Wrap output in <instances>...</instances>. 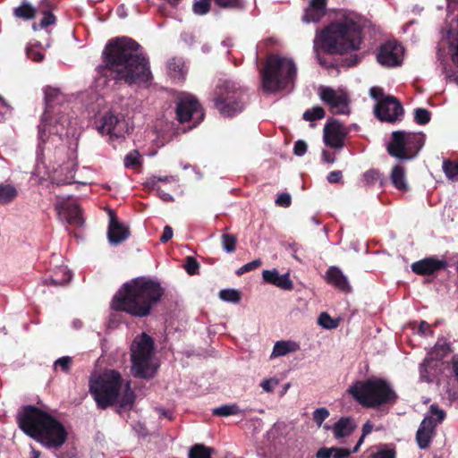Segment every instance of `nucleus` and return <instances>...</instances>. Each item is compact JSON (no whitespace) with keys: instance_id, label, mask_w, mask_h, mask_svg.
I'll return each instance as SVG.
<instances>
[{"instance_id":"54","label":"nucleus","mask_w":458,"mask_h":458,"mask_svg":"<svg viewBox=\"0 0 458 458\" xmlns=\"http://www.w3.org/2000/svg\"><path fill=\"white\" fill-rule=\"evenodd\" d=\"M279 381L276 378L265 379L261 382L260 386L265 392L270 393L278 385Z\"/></svg>"},{"instance_id":"36","label":"nucleus","mask_w":458,"mask_h":458,"mask_svg":"<svg viewBox=\"0 0 458 458\" xmlns=\"http://www.w3.org/2000/svg\"><path fill=\"white\" fill-rule=\"evenodd\" d=\"M48 4L46 0L40 3L39 9L42 12L43 18L40 20L38 26L40 29H47L50 25H54L56 22L55 16L48 11Z\"/></svg>"},{"instance_id":"30","label":"nucleus","mask_w":458,"mask_h":458,"mask_svg":"<svg viewBox=\"0 0 458 458\" xmlns=\"http://www.w3.org/2000/svg\"><path fill=\"white\" fill-rule=\"evenodd\" d=\"M300 349L299 344L294 341H278L275 344L270 359L285 356L288 353L295 352Z\"/></svg>"},{"instance_id":"24","label":"nucleus","mask_w":458,"mask_h":458,"mask_svg":"<svg viewBox=\"0 0 458 458\" xmlns=\"http://www.w3.org/2000/svg\"><path fill=\"white\" fill-rule=\"evenodd\" d=\"M263 280L266 283L276 285L283 290L293 289V282L289 277V274L280 275L276 269L264 270L262 272Z\"/></svg>"},{"instance_id":"64","label":"nucleus","mask_w":458,"mask_h":458,"mask_svg":"<svg viewBox=\"0 0 458 458\" xmlns=\"http://www.w3.org/2000/svg\"><path fill=\"white\" fill-rule=\"evenodd\" d=\"M453 372L456 380L458 381V355H455L452 359Z\"/></svg>"},{"instance_id":"2","label":"nucleus","mask_w":458,"mask_h":458,"mask_svg":"<svg viewBox=\"0 0 458 458\" xmlns=\"http://www.w3.org/2000/svg\"><path fill=\"white\" fill-rule=\"evenodd\" d=\"M367 24L368 21L354 12L339 13L335 21L317 34L314 39L313 49L318 63L327 65L319 55V49L331 54L358 50L361 44V30Z\"/></svg>"},{"instance_id":"59","label":"nucleus","mask_w":458,"mask_h":458,"mask_svg":"<svg viewBox=\"0 0 458 458\" xmlns=\"http://www.w3.org/2000/svg\"><path fill=\"white\" fill-rule=\"evenodd\" d=\"M276 204L281 207H289L291 204V196L287 193H281L276 199Z\"/></svg>"},{"instance_id":"5","label":"nucleus","mask_w":458,"mask_h":458,"mask_svg":"<svg viewBox=\"0 0 458 458\" xmlns=\"http://www.w3.org/2000/svg\"><path fill=\"white\" fill-rule=\"evenodd\" d=\"M162 295L163 290L158 283L136 278L125 283L116 293L112 301V308L136 317H145Z\"/></svg>"},{"instance_id":"50","label":"nucleus","mask_w":458,"mask_h":458,"mask_svg":"<svg viewBox=\"0 0 458 458\" xmlns=\"http://www.w3.org/2000/svg\"><path fill=\"white\" fill-rule=\"evenodd\" d=\"M260 266H261V260L259 259L252 260L251 262H249V263L243 265L242 267H241L237 270V275H242L246 272L254 270V269L259 267Z\"/></svg>"},{"instance_id":"39","label":"nucleus","mask_w":458,"mask_h":458,"mask_svg":"<svg viewBox=\"0 0 458 458\" xmlns=\"http://www.w3.org/2000/svg\"><path fill=\"white\" fill-rule=\"evenodd\" d=\"M443 170L446 177L452 181H458V161L445 160Z\"/></svg>"},{"instance_id":"20","label":"nucleus","mask_w":458,"mask_h":458,"mask_svg":"<svg viewBox=\"0 0 458 458\" xmlns=\"http://www.w3.org/2000/svg\"><path fill=\"white\" fill-rule=\"evenodd\" d=\"M441 360L435 357L434 353H428L419 367L420 381L432 382L441 372Z\"/></svg>"},{"instance_id":"43","label":"nucleus","mask_w":458,"mask_h":458,"mask_svg":"<svg viewBox=\"0 0 458 458\" xmlns=\"http://www.w3.org/2000/svg\"><path fill=\"white\" fill-rule=\"evenodd\" d=\"M449 352V345L445 341L440 342L438 341L432 351L428 353H434L435 357L442 360Z\"/></svg>"},{"instance_id":"31","label":"nucleus","mask_w":458,"mask_h":458,"mask_svg":"<svg viewBox=\"0 0 458 458\" xmlns=\"http://www.w3.org/2000/svg\"><path fill=\"white\" fill-rule=\"evenodd\" d=\"M391 182L395 188L401 191H405L408 188L405 170L401 165H395L391 171Z\"/></svg>"},{"instance_id":"63","label":"nucleus","mask_w":458,"mask_h":458,"mask_svg":"<svg viewBox=\"0 0 458 458\" xmlns=\"http://www.w3.org/2000/svg\"><path fill=\"white\" fill-rule=\"evenodd\" d=\"M173 237V230L169 225L165 226L162 236L160 237V241L162 242H166Z\"/></svg>"},{"instance_id":"11","label":"nucleus","mask_w":458,"mask_h":458,"mask_svg":"<svg viewBox=\"0 0 458 458\" xmlns=\"http://www.w3.org/2000/svg\"><path fill=\"white\" fill-rule=\"evenodd\" d=\"M215 105L223 115L233 116L243 108V91L236 83L225 81L217 86V97Z\"/></svg>"},{"instance_id":"1","label":"nucleus","mask_w":458,"mask_h":458,"mask_svg":"<svg viewBox=\"0 0 458 458\" xmlns=\"http://www.w3.org/2000/svg\"><path fill=\"white\" fill-rule=\"evenodd\" d=\"M103 62L97 67L98 85L106 80L128 84L147 82L151 79L148 63L140 52V45L129 38L109 40L102 53Z\"/></svg>"},{"instance_id":"32","label":"nucleus","mask_w":458,"mask_h":458,"mask_svg":"<svg viewBox=\"0 0 458 458\" xmlns=\"http://www.w3.org/2000/svg\"><path fill=\"white\" fill-rule=\"evenodd\" d=\"M168 71L174 80L182 81L187 72L184 62L180 58H173L168 63Z\"/></svg>"},{"instance_id":"51","label":"nucleus","mask_w":458,"mask_h":458,"mask_svg":"<svg viewBox=\"0 0 458 458\" xmlns=\"http://www.w3.org/2000/svg\"><path fill=\"white\" fill-rule=\"evenodd\" d=\"M199 263L192 257H188L184 265L185 270L189 275H195L198 273Z\"/></svg>"},{"instance_id":"21","label":"nucleus","mask_w":458,"mask_h":458,"mask_svg":"<svg viewBox=\"0 0 458 458\" xmlns=\"http://www.w3.org/2000/svg\"><path fill=\"white\" fill-rule=\"evenodd\" d=\"M130 236L129 227L120 223L113 211L109 212V225L107 230V238L112 245H118L127 240Z\"/></svg>"},{"instance_id":"52","label":"nucleus","mask_w":458,"mask_h":458,"mask_svg":"<svg viewBox=\"0 0 458 458\" xmlns=\"http://www.w3.org/2000/svg\"><path fill=\"white\" fill-rule=\"evenodd\" d=\"M27 55L30 59L35 61V62H40L44 59V55L32 47H27Z\"/></svg>"},{"instance_id":"12","label":"nucleus","mask_w":458,"mask_h":458,"mask_svg":"<svg viewBox=\"0 0 458 458\" xmlns=\"http://www.w3.org/2000/svg\"><path fill=\"white\" fill-rule=\"evenodd\" d=\"M369 96L376 100L374 114L377 119L384 122L394 123L403 114L400 102L393 96L386 95L379 87H372Z\"/></svg>"},{"instance_id":"60","label":"nucleus","mask_w":458,"mask_h":458,"mask_svg":"<svg viewBox=\"0 0 458 458\" xmlns=\"http://www.w3.org/2000/svg\"><path fill=\"white\" fill-rule=\"evenodd\" d=\"M294 154L296 156H303L307 151V144L303 140H298L295 142L294 148H293Z\"/></svg>"},{"instance_id":"41","label":"nucleus","mask_w":458,"mask_h":458,"mask_svg":"<svg viewBox=\"0 0 458 458\" xmlns=\"http://www.w3.org/2000/svg\"><path fill=\"white\" fill-rule=\"evenodd\" d=\"M325 116V111L321 106H314L310 110H307L303 114V119L306 121L313 122L318 119H322Z\"/></svg>"},{"instance_id":"27","label":"nucleus","mask_w":458,"mask_h":458,"mask_svg":"<svg viewBox=\"0 0 458 458\" xmlns=\"http://www.w3.org/2000/svg\"><path fill=\"white\" fill-rule=\"evenodd\" d=\"M326 280L328 284L334 285L341 291L347 292L350 290L347 277L336 267H331L326 273Z\"/></svg>"},{"instance_id":"3","label":"nucleus","mask_w":458,"mask_h":458,"mask_svg":"<svg viewBox=\"0 0 458 458\" xmlns=\"http://www.w3.org/2000/svg\"><path fill=\"white\" fill-rule=\"evenodd\" d=\"M46 109L39 125L38 136L39 144L37 150L38 161H43L45 150L49 155L51 148L48 145V139L46 140L47 132L53 135L58 140H62L64 135L73 134L75 122L70 116L68 106H63L66 101V97L56 88L47 87L44 89Z\"/></svg>"},{"instance_id":"57","label":"nucleus","mask_w":458,"mask_h":458,"mask_svg":"<svg viewBox=\"0 0 458 458\" xmlns=\"http://www.w3.org/2000/svg\"><path fill=\"white\" fill-rule=\"evenodd\" d=\"M370 458H395V453L391 449H382L373 454Z\"/></svg>"},{"instance_id":"45","label":"nucleus","mask_w":458,"mask_h":458,"mask_svg":"<svg viewBox=\"0 0 458 458\" xmlns=\"http://www.w3.org/2000/svg\"><path fill=\"white\" fill-rule=\"evenodd\" d=\"M194 13L198 15H204L208 13L210 9L209 0H198L192 6Z\"/></svg>"},{"instance_id":"44","label":"nucleus","mask_w":458,"mask_h":458,"mask_svg":"<svg viewBox=\"0 0 458 458\" xmlns=\"http://www.w3.org/2000/svg\"><path fill=\"white\" fill-rule=\"evenodd\" d=\"M318 325L327 329H333L338 326L336 320H334L327 313L323 312L318 317Z\"/></svg>"},{"instance_id":"18","label":"nucleus","mask_w":458,"mask_h":458,"mask_svg":"<svg viewBox=\"0 0 458 458\" xmlns=\"http://www.w3.org/2000/svg\"><path fill=\"white\" fill-rule=\"evenodd\" d=\"M97 129L102 135H109L111 139L123 137L127 132L125 121L112 113L100 119Z\"/></svg>"},{"instance_id":"38","label":"nucleus","mask_w":458,"mask_h":458,"mask_svg":"<svg viewBox=\"0 0 458 458\" xmlns=\"http://www.w3.org/2000/svg\"><path fill=\"white\" fill-rule=\"evenodd\" d=\"M219 298L226 302L239 303L242 298V293L236 289H223L219 292Z\"/></svg>"},{"instance_id":"13","label":"nucleus","mask_w":458,"mask_h":458,"mask_svg":"<svg viewBox=\"0 0 458 458\" xmlns=\"http://www.w3.org/2000/svg\"><path fill=\"white\" fill-rule=\"evenodd\" d=\"M445 418V411L436 405H431L428 414L425 416L416 433V442L420 449L429 447L435 435L436 427Z\"/></svg>"},{"instance_id":"22","label":"nucleus","mask_w":458,"mask_h":458,"mask_svg":"<svg viewBox=\"0 0 458 458\" xmlns=\"http://www.w3.org/2000/svg\"><path fill=\"white\" fill-rule=\"evenodd\" d=\"M446 262L437 258H426L411 264V270L420 276H429L445 268Z\"/></svg>"},{"instance_id":"46","label":"nucleus","mask_w":458,"mask_h":458,"mask_svg":"<svg viewBox=\"0 0 458 458\" xmlns=\"http://www.w3.org/2000/svg\"><path fill=\"white\" fill-rule=\"evenodd\" d=\"M329 417V411L327 408H318L313 411V420L318 425L321 427L322 423Z\"/></svg>"},{"instance_id":"58","label":"nucleus","mask_w":458,"mask_h":458,"mask_svg":"<svg viewBox=\"0 0 458 458\" xmlns=\"http://www.w3.org/2000/svg\"><path fill=\"white\" fill-rule=\"evenodd\" d=\"M353 448H339L335 447V451L334 454V458H348L352 454H354Z\"/></svg>"},{"instance_id":"40","label":"nucleus","mask_w":458,"mask_h":458,"mask_svg":"<svg viewBox=\"0 0 458 458\" xmlns=\"http://www.w3.org/2000/svg\"><path fill=\"white\" fill-rule=\"evenodd\" d=\"M212 449L203 445H195L189 453V458H211Z\"/></svg>"},{"instance_id":"42","label":"nucleus","mask_w":458,"mask_h":458,"mask_svg":"<svg viewBox=\"0 0 458 458\" xmlns=\"http://www.w3.org/2000/svg\"><path fill=\"white\" fill-rule=\"evenodd\" d=\"M222 240V246L225 251L228 253H232L235 250L236 246V237L229 234V233H224L221 237Z\"/></svg>"},{"instance_id":"37","label":"nucleus","mask_w":458,"mask_h":458,"mask_svg":"<svg viewBox=\"0 0 458 458\" xmlns=\"http://www.w3.org/2000/svg\"><path fill=\"white\" fill-rule=\"evenodd\" d=\"M241 412H242L241 409L235 403L222 405V406L216 407L213 410V414L216 416H220V417H228L231 415H237V414H240Z\"/></svg>"},{"instance_id":"15","label":"nucleus","mask_w":458,"mask_h":458,"mask_svg":"<svg viewBox=\"0 0 458 458\" xmlns=\"http://www.w3.org/2000/svg\"><path fill=\"white\" fill-rule=\"evenodd\" d=\"M176 115L180 123L192 121L193 125L196 126L203 120L204 112L193 96L183 94L178 99Z\"/></svg>"},{"instance_id":"28","label":"nucleus","mask_w":458,"mask_h":458,"mask_svg":"<svg viewBox=\"0 0 458 458\" xmlns=\"http://www.w3.org/2000/svg\"><path fill=\"white\" fill-rule=\"evenodd\" d=\"M161 182H172V183H177L178 178L176 176H153L148 180L147 184L152 189L157 191V195L160 199H162L164 201H173L174 198L171 194L165 192L160 186Z\"/></svg>"},{"instance_id":"61","label":"nucleus","mask_w":458,"mask_h":458,"mask_svg":"<svg viewBox=\"0 0 458 458\" xmlns=\"http://www.w3.org/2000/svg\"><path fill=\"white\" fill-rule=\"evenodd\" d=\"M216 4L224 8L235 7L239 4V0H215Z\"/></svg>"},{"instance_id":"6","label":"nucleus","mask_w":458,"mask_h":458,"mask_svg":"<svg viewBox=\"0 0 458 458\" xmlns=\"http://www.w3.org/2000/svg\"><path fill=\"white\" fill-rule=\"evenodd\" d=\"M89 392L93 395L98 408L106 409L117 402L121 408L131 407L134 394L130 382L123 385L121 375L115 370H107L102 375L91 378Z\"/></svg>"},{"instance_id":"26","label":"nucleus","mask_w":458,"mask_h":458,"mask_svg":"<svg viewBox=\"0 0 458 458\" xmlns=\"http://www.w3.org/2000/svg\"><path fill=\"white\" fill-rule=\"evenodd\" d=\"M75 176V166L72 163H67L55 170L52 176V183L56 185L70 184Z\"/></svg>"},{"instance_id":"14","label":"nucleus","mask_w":458,"mask_h":458,"mask_svg":"<svg viewBox=\"0 0 458 458\" xmlns=\"http://www.w3.org/2000/svg\"><path fill=\"white\" fill-rule=\"evenodd\" d=\"M318 95L320 99L330 107L333 114H349L350 98L344 89H334L330 87L321 86L318 89Z\"/></svg>"},{"instance_id":"53","label":"nucleus","mask_w":458,"mask_h":458,"mask_svg":"<svg viewBox=\"0 0 458 458\" xmlns=\"http://www.w3.org/2000/svg\"><path fill=\"white\" fill-rule=\"evenodd\" d=\"M72 363V359L69 356L59 358L55 361V368H61L63 371H67Z\"/></svg>"},{"instance_id":"8","label":"nucleus","mask_w":458,"mask_h":458,"mask_svg":"<svg viewBox=\"0 0 458 458\" xmlns=\"http://www.w3.org/2000/svg\"><path fill=\"white\" fill-rule=\"evenodd\" d=\"M349 393L360 404L368 408L394 403L397 399V394L392 386L379 378L356 382L349 388Z\"/></svg>"},{"instance_id":"7","label":"nucleus","mask_w":458,"mask_h":458,"mask_svg":"<svg viewBox=\"0 0 458 458\" xmlns=\"http://www.w3.org/2000/svg\"><path fill=\"white\" fill-rule=\"evenodd\" d=\"M297 73V68L292 59L270 55L261 71L262 89L267 93L287 89L293 85Z\"/></svg>"},{"instance_id":"34","label":"nucleus","mask_w":458,"mask_h":458,"mask_svg":"<svg viewBox=\"0 0 458 458\" xmlns=\"http://www.w3.org/2000/svg\"><path fill=\"white\" fill-rule=\"evenodd\" d=\"M18 191L12 184L0 183V205H6L14 200Z\"/></svg>"},{"instance_id":"17","label":"nucleus","mask_w":458,"mask_h":458,"mask_svg":"<svg viewBox=\"0 0 458 458\" xmlns=\"http://www.w3.org/2000/svg\"><path fill=\"white\" fill-rule=\"evenodd\" d=\"M350 129L337 120L327 123L323 131L324 143L335 149H342Z\"/></svg>"},{"instance_id":"9","label":"nucleus","mask_w":458,"mask_h":458,"mask_svg":"<svg viewBox=\"0 0 458 458\" xmlns=\"http://www.w3.org/2000/svg\"><path fill=\"white\" fill-rule=\"evenodd\" d=\"M131 374L137 377L150 378L157 369L154 354V343L150 336L142 333L134 338L131 345Z\"/></svg>"},{"instance_id":"10","label":"nucleus","mask_w":458,"mask_h":458,"mask_svg":"<svg viewBox=\"0 0 458 458\" xmlns=\"http://www.w3.org/2000/svg\"><path fill=\"white\" fill-rule=\"evenodd\" d=\"M425 142L420 132L395 131L386 146L388 154L399 160H411L417 157Z\"/></svg>"},{"instance_id":"47","label":"nucleus","mask_w":458,"mask_h":458,"mask_svg":"<svg viewBox=\"0 0 458 458\" xmlns=\"http://www.w3.org/2000/svg\"><path fill=\"white\" fill-rule=\"evenodd\" d=\"M415 121L419 124H426L430 120V113L425 108H417L414 111Z\"/></svg>"},{"instance_id":"49","label":"nucleus","mask_w":458,"mask_h":458,"mask_svg":"<svg viewBox=\"0 0 458 458\" xmlns=\"http://www.w3.org/2000/svg\"><path fill=\"white\" fill-rule=\"evenodd\" d=\"M372 429H373V425L371 424L370 421H367L362 426V435L360 437V439L358 440L355 446L353 447V452H358L359 448L360 447V445H362V443L364 441L365 437L368 436L369 434H370Z\"/></svg>"},{"instance_id":"4","label":"nucleus","mask_w":458,"mask_h":458,"mask_svg":"<svg viewBox=\"0 0 458 458\" xmlns=\"http://www.w3.org/2000/svg\"><path fill=\"white\" fill-rule=\"evenodd\" d=\"M20 428L47 449H59L65 443L68 432L64 425L49 413L34 406L19 411Z\"/></svg>"},{"instance_id":"29","label":"nucleus","mask_w":458,"mask_h":458,"mask_svg":"<svg viewBox=\"0 0 458 458\" xmlns=\"http://www.w3.org/2000/svg\"><path fill=\"white\" fill-rule=\"evenodd\" d=\"M448 12H454L458 10V0H446ZM448 38L450 45L453 47V61L458 64V20L456 21V27L452 28L448 30Z\"/></svg>"},{"instance_id":"23","label":"nucleus","mask_w":458,"mask_h":458,"mask_svg":"<svg viewBox=\"0 0 458 458\" xmlns=\"http://www.w3.org/2000/svg\"><path fill=\"white\" fill-rule=\"evenodd\" d=\"M356 428L357 424L350 417L340 418L332 427L328 425L324 426L326 430H332L334 437L338 441L351 436Z\"/></svg>"},{"instance_id":"25","label":"nucleus","mask_w":458,"mask_h":458,"mask_svg":"<svg viewBox=\"0 0 458 458\" xmlns=\"http://www.w3.org/2000/svg\"><path fill=\"white\" fill-rule=\"evenodd\" d=\"M327 0H310L302 21L306 23L318 22L326 14Z\"/></svg>"},{"instance_id":"55","label":"nucleus","mask_w":458,"mask_h":458,"mask_svg":"<svg viewBox=\"0 0 458 458\" xmlns=\"http://www.w3.org/2000/svg\"><path fill=\"white\" fill-rule=\"evenodd\" d=\"M139 163L138 152H131L124 157V165L126 167H132Z\"/></svg>"},{"instance_id":"48","label":"nucleus","mask_w":458,"mask_h":458,"mask_svg":"<svg viewBox=\"0 0 458 458\" xmlns=\"http://www.w3.org/2000/svg\"><path fill=\"white\" fill-rule=\"evenodd\" d=\"M381 174L377 170H369L363 174V181L369 185L374 184L377 182H381Z\"/></svg>"},{"instance_id":"19","label":"nucleus","mask_w":458,"mask_h":458,"mask_svg":"<svg viewBox=\"0 0 458 458\" xmlns=\"http://www.w3.org/2000/svg\"><path fill=\"white\" fill-rule=\"evenodd\" d=\"M403 47L396 41H388L381 46L377 55L380 64L386 67L397 66L402 63Z\"/></svg>"},{"instance_id":"56","label":"nucleus","mask_w":458,"mask_h":458,"mask_svg":"<svg viewBox=\"0 0 458 458\" xmlns=\"http://www.w3.org/2000/svg\"><path fill=\"white\" fill-rule=\"evenodd\" d=\"M335 447H321L316 454L317 458H334Z\"/></svg>"},{"instance_id":"62","label":"nucleus","mask_w":458,"mask_h":458,"mask_svg":"<svg viewBox=\"0 0 458 458\" xmlns=\"http://www.w3.org/2000/svg\"><path fill=\"white\" fill-rule=\"evenodd\" d=\"M343 177L341 171H333L330 172L327 175V182L330 183H336L341 181Z\"/></svg>"},{"instance_id":"16","label":"nucleus","mask_w":458,"mask_h":458,"mask_svg":"<svg viewBox=\"0 0 458 458\" xmlns=\"http://www.w3.org/2000/svg\"><path fill=\"white\" fill-rule=\"evenodd\" d=\"M58 218L62 223L80 227L83 219L79 204L70 196H57L55 204Z\"/></svg>"},{"instance_id":"35","label":"nucleus","mask_w":458,"mask_h":458,"mask_svg":"<svg viewBox=\"0 0 458 458\" xmlns=\"http://www.w3.org/2000/svg\"><path fill=\"white\" fill-rule=\"evenodd\" d=\"M37 9L33 7L29 2L24 1L21 5L14 8L13 14L18 18L24 20H30L35 17Z\"/></svg>"},{"instance_id":"33","label":"nucleus","mask_w":458,"mask_h":458,"mask_svg":"<svg viewBox=\"0 0 458 458\" xmlns=\"http://www.w3.org/2000/svg\"><path fill=\"white\" fill-rule=\"evenodd\" d=\"M72 278V274L65 266H60L54 271L53 276L47 280V284L51 283L53 285H64Z\"/></svg>"}]
</instances>
